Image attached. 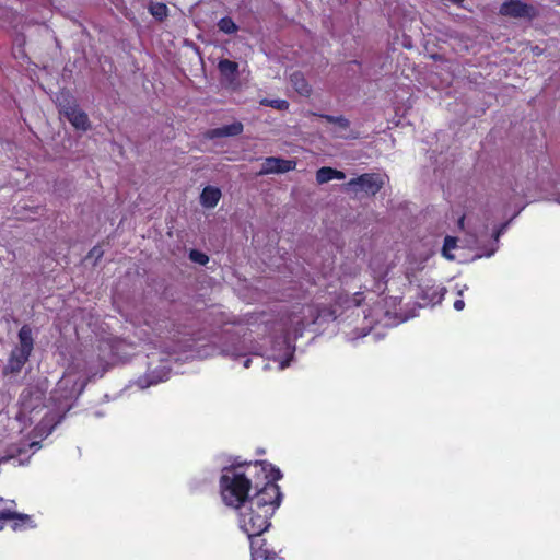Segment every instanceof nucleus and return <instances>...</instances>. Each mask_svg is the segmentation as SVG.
Instances as JSON below:
<instances>
[{
	"instance_id": "6",
	"label": "nucleus",
	"mask_w": 560,
	"mask_h": 560,
	"mask_svg": "<svg viewBox=\"0 0 560 560\" xmlns=\"http://www.w3.org/2000/svg\"><path fill=\"white\" fill-rule=\"evenodd\" d=\"M500 14L515 19L533 20L538 15L537 10L521 0H506L500 7Z\"/></svg>"
},
{
	"instance_id": "22",
	"label": "nucleus",
	"mask_w": 560,
	"mask_h": 560,
	"mask_svg": "<svg viewBox=\"0 0 560 560\" xmlns=\"http://www.w3.org/2000/svg\"><path fill=\"white\" fill-rule=\"evenodd\" d=\"M90 256L95 257L96 259L101 258L103 256V250L100 246H94L90 250Z\"/></svg>"
},
{
	"instance_id": "12",
	"label": "nucleus",
	"mask_w": 560,
	"mask_h": 560,
	"mask_svg": "<svg viewBox=\"0 0 560 560\" xmlns=\"http://www.w3.org/2000/svg\"><path fill=\"white\" fill-rule=\"evenodd\" d=\"M222 194L218 187L206 186L200 195V202L206 208H214L221 198Z\"/></svg>"
},
{
	"instance_id": "8",
	"label": "nucleus",
	"mask_w": 560,
	"mask_h": 560,
	"mask_svg": "<svg viewBox=\"0 0 560 560\" xmlns=\"http://www.w3.org/2000/svg\"><path fill=\"white\" fill-rule=\"evenodd\" d=\"M63 116L77 130L86 131L91 128L89 116L80 106H77Z\"/></svg>"
},
{
	"instance_id": "17",
	"label": "nucleus",
	"mask_w": 560,
	"mask_h": 560,
	"mask_svg": "<svg viewBox=\"0 0 560 560\" xmlns=\"http://www.w3.org/2000/svg\"><path fill=\"white\" fill-rule=\"evenodd\" d=\"M316 180L318 184H325L332 180V167L323 166L316 172Z\"/></svg>"
},
{
	"instance_id": "15",
	"label": "nucleus",
	"mask_w": 560,
	"mask_h": 560,
	"mask_svg": "<svg viewBox=\"0 0 560 560\" xmlns=\"http://www.w3.org/2000/svg\"><path fill=\"white\" fill-rule=\"evenodd\" d=\"M218 27L224 34H234L238 31V26L230 16H224L219 20Z\"/></svg>"
},
{
	"instance_id": "5",
	"label": "nucleus",
	"mask_w": 560,
	"mask_h": 560,
	"mask_svg": "<svg viewBox=\"0 0 560 560\" xmlns=\"http://www.w3.org/2000/svg\"><path fill=\"white\" fill-rule=\"evenodd\" d=\"M250 560H283L279 551L272 547L266 538L261 536L250 537Z\"/></svg>"
},
{
	"instance_id": "7",
	"label": "nucleus",
	"mask_w": 560,
	"mask_h": 560,
	"mask_svg": "<svg viewBox=\"0 0 560 560\" xmlns=\"http://www.w3.org/2000/svg\"><path fill=\"white\" fill-rule=\"evenodd\" d=\"M295 167L296 161L294 160H285L282 158L269 156L265 159L259 174H283L295 170Z\"/></svg>"
},
{
	"instance_id": "23",
	"label": "nucleus",
	"mask_w": 560,
	"mask_h": 560,
	"mask_svg": "<svg viewBox=\"0 0 560 560\" xmlns=\"http://www.w3.org/2000/svg\"><path fill=\"white\" fill-rule=\"evenodd\" d=\"M346 174L342 171L332 168V179H345Z\"/></svg>"
},
{
	"instance_id": "20",
	"label": "nucleus",
	"mask_w": 560,
	"mask_h": 560,
	"mask_svg": "<svg viewBox=\"0 0 560 560\" xmlns=\"http://www.w3.org/2000/svg\"><path fill=\"white\" fill-rule=\"evenodd\" d=\"M456 247V238L452 236H446L443 244V255L444 257L452 259L453 256L448 254L451 249H454Z\"/></svg>"
},
{
	"instance_id": "2",
	"label": "nucleus",
	"mask_w": 560,
	"mask_h": 560,
	"mask_svg": "<svg viewBox=\"0 0 560 560\" xmlns=\"http://www.w3.org/2000/svg\"><path fill=\"white\" fill-rule=\"evenodd\" d=\"M282 492L277 482H267L250 500L237 508L240 529L248 538L261 536L271 526V517L282 502Z\"/></svg>"
},
{
	"instance_id": "1",
	"label": "nucleus",
	"mask_w": 560,
	"mask_h": 560,
	"mask_svg": "<svg viewBox=\"0 0 560 560\" xmlns=\"http://www.w3.org/2000/svg\"><path fill=\"white\" fill-rule=\"evenodd\" d=\"M283 477L281 470L267 460L233 463L222 469L219 479L222 502L233 510L250 500L249 491H256L267 482Z\"/></svg>"
},
{
	"instance_id": "29",
	"label": "nucleus",
	"mask_w": 560,
	"mask_h": 560,
	"mask_svg": "<svg viewBox=\"0 0 560 560\" xmlns=\"http://www.w3.org/2000/svg\"><path fill=\"white\" fill-rule=\"evenodd\" d=\"M463 222H464V217H463V218H460V220H459V224H463Z\"/></svg>"
},
{
	"instance_id": "27",
	"label": "nucleus",
	"mask_w": 560,
	"mask_h": 560,
	"mask_svg": "<svg viewBox=\"0 0 560 560\" xmlns=\"http://www.w3.org/2000/svg\"><path fill=\"white\" fill-rule=\"evenodd\" d=\"M250 361H252L250 359H246V360L244 361V368H249V365H250Z\"/></svg>"
},
{
	"instance_id": "24",
	"label": "nucleus",
	"mask_w": 560,
	"mask_h": 560,
	"mask_svg": "<svg viewBox=\"0 0 560 560\" xmlns=\"http://www.w3.org/2000/svg\"><path fill=\"white\" fill-rule=\"evenodd\" d=\"M464 307H465V302H464L463 300H456V301L454 302V308H455L456 311H463V310H464Z\"/></svg>"
},
{
	"instance_id": "9",
	"label": "nucleus",
	"mask_w": 560,
	"mask_h": 560,
	"mask_svg": "<svg viewBox=\"0 0 560 560\" xmlns=\"http://www.w3.org/2000/svg\"><path fill=\"white\" fill-rule=\"evenodd\" d=\"M290 83L301 96L308 97L312 94V88L304 77L303 72L294 71L290 74Z\"/></svg>"
},
{
	"instance_id": "25",
	"label": "nucleus",
	"mask_w": 560,
	"mask_h": 560,
	"mask_svg": "<svg viewBox=\"0 0 560 560\" xmlns=\"http://www.w3.org/2000/svg\"><path fill=\"white\" fill-rule=\"evenodd\" d=\"M506 226V223L505 224H502L495 232H494V237L495 240H498L500 237V235L503 233L504 229Z\"/></svg>"
},
{
	"instance_id": "10",
	"label": "nucleus",
	"mask_w": 560,
	"mask_h": 560,
	"mask_svg": "<svg viewBox=\"0 0 560 560\" xmlns=\"http://www.w3.org/2000/svg\"><path fill=\"white\" fill-rule=\"evenodd\" d=\"M55 102L60 115L62 116L79 106L75 97L69 91H61L58 93Z\"/></svg>"
},
{
	"instance_id": "14",
	"label": "nucleus",
	"mask_w": 560,
	"mask_h": 560,
	"mask_svg": "<svg viewBox=\"0 0 560 560\" xmlns=\"http://www.w3.org/2000/svg\"><path fill=\"white\" fill-rule=\"evenodd\" d=\"M149 12L155 20L162 22L168 15V8L163 2H151L149 5Z\"/></svg>"
},
{
	"instance_id": "16",
	"label": "nucleus",
	"mask_w": 560,
	"mask_h": 560,
	"mask_svg": "<svg viewBox=\"0 0 560 560\" xmlns=\"http://www.w3.org/2000/svg\"><path fill=\"white\" fill-rule=\"evenodd\" d=\"M260 104L262 106L272 107L279 110H287L289 108V102L287 100H269V98H262L260 101Z\"/></svg>"
},
{
	"instance_id": "11",
	"label": "nucleus",
	"mask_w": 560,
	"mask_h": 560,
	"mask_svg": "<svg viewBox=\"0 0 560 560\" xmlns=\"http://www.w3.org/2000/svg\"><path fill=\"white\" fill-rule=\"evenodd\" d=\"M243 124L240 121H235L230 125H225L220 128H215L209 131L208 137L213 138H220V137H233L238 136L243 132Z\"/></svg>"
},
{
	"instance_id": "18",
	"label": "nucleus",
	"mask_w": 560,
	"mask_h": 560,
	"mask_svg": "<svg viewBox=\"0 0 560 560\" xmlns=\"http://www.w3.org/2000/svg\"><path fill=\"white\" fill-rule=\"evenodd\" d=\"M326 121L337 125L339 128L348 129L350 121L343 116L319 115Z\"/></svg>"
},
{
	"instance_id": "3",
	"label": "nucleus",
	"mask_w": 560,
	"mask_h": 560,
	"mask_svg": "<svg viewBox=\"0 0 560 560\" xmlns=\"http://www.w3.org/2000/svg\"><path fill=\"white\" fill-rule=\"evenodd\" d=\"M19 342V347L12 350L8 359V363L3 369V373L5 375L21 372L22 368L31 357L34 349V339L32 328L28 325H23L20 328Z\"/></svg>"
},
{
	"instance_id": "21",
	"label": "nucleus",
	"mask_w": 560,
	"mask_h": 560,
	"mask_svg": "<svg viewBox=\"0 0 560 560\" xmlns=\"http://www.w3.org/2000/svg\"><path fill=\"white\" fill-rule=\"evenodd\" d=\"M15 518L27 520L28 516L19 514L16 512H12L10 510L0 511V521H9V520H15Z\"/></svg>"
},
{
	"instance_id": "13",
	"label": "nucleus",
	"mask_w": 560,
	"mask_h": 560,
	"mask_svg": "<svg viewBox=\"0 0 560 560\" xmlns=\"http://www.w3.org/2000/svg\"><path fill=\"white\" fill-rule=\"evenodd\" d=\"M218 70L222 77L234 81L238 75V63L230 59H221L218 63Z\"/></svg>"
},
{
	"instance_id": "4",
	"label": "nucleus",
	"mask_w": 560,
	"mask_h": 560,
	"mask_svg": "<svg viewBox=\"0 0 560 560\" xmlns=\"http://www.w3.org/2000/svg\"><path fill=\"white\" fill-rule=\"evenodd\" d=\"M384 177L378 173H364L351 178L345 184L346 190L353 192L364 191L368 196H375L384 187Z\"/></svg>"
},
{
	"instance_id": "26",
	"label": "nucleus",
	"mask_w": 560,
	"mask_h": 560,
	"mask_svg": "<svg viewBox=\"0 0 560 560\" xmlns=\"http://www.w3.org/2000/svg\"><path fill=\"white\" fill-rule=\"evenodd\" d=\"M362 295L363 294L361 292H358L354 294V301H355L357 306H359L361 304Z\"/></svg>"
},
{
	"instance_id": "28",
	"label": "nucleus",
	"mask_w": 560,
	"mask_h": 560,
	"mask_svg": "<svg viewBox=\"0 0 560 560\" xmlns=\"http://www.w3.org/2000/svg\"><path fill=\"white\" fill-rule=\"evenodd\" d=\"M57 394H58V390H55V392H54V394H52V396H51V398H52V399H59V397L57 396Z\"/></svg>"
},
{
	"instance_id": "19",
	"label": "nucleus",
	"mask_w": 560,
	"mask_h": 560,
	"mask_svg": "<svg viewBox=\"0 0 560 560\" xmlns=\"http://www.w3.org/2000/svg\"><path fill=\"white\" fill-rule=\"evenodd\" d=\"M189 259L191 261L202 265V266L207 265L209 261V257L205 253H202L198 249H191L189 252Z\"/></svg>"
}]
</instances>
